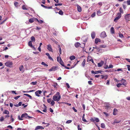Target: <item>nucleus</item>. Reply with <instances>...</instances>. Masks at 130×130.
I'll use <instances>...</instances> for the list:
<instances>
[{
    "mask_svg": "<svg viewBox=\"0 0 130 130\" xmlns=\"http://www.w3.org/2000/svg\"><path fill=\"white\" fill-rule=\"evenodd\" d=\"M102 72L101 70H98V71H96L95 72H94V71L92 70L91 71V73L92 74H97L99 73H101Z\"/></svg>",
    "mask_w": 130,
    "mask_h": 130,
    "instance_id": "11",
    "label": "nucleus"
},
{
    "mask_svg": "<svg viewBox=\"0 0 130 130\" xmlns=\"http://www.w3.org/2000/svg\"><path fill=\"white\" fill-rule=\"evenodd\" d=\"M5 65L7 67L11 68L12 67V63L11 62L9 61L5 62Z\"/></svg>",
    "mask_w": 130,
    "mask_h": 130,
    "instance_id": "4",
    "label": "nucleus"
},
{
    "mask_svg": "<svg viewBox=\"0 0 130 130\" xmlns=\"http://www.w3.org/2000/svg\"><path fill=\"white\" fill-rule=\"evenodd\" d=\"M106 47V46L105 45H101L100 46V47L102 48H105Z\"/></svg>",
    "mask_w": 130,
    "mask_h": 130,
    "instance_id": "52",
    "label": "nucleus"
},
{
    "mask_svg": "<svg viewBox=\"0 0 130 130\" xmlns=\"http://www.w3.org/2000/svg\"><path fill=\"white\" fill-rule=\"evenodd\" d=\"M58 47L59 48V54H61V48H60V46H59V45L58 46Z\"/></svg>",
    "mask_w": 130,
    "mask_h": 130,
    "instance_id": "49",
    "label": "nucleus"
},
{
    "mask_svg": "<svg viewBox=\"0 0 130 130\" xmlns=\"http://www.w3.org/2000/svg\"><path fill=\"white\" fill-rule=\"evenodd\" d=\"M118 111L117 109H114L113 110V114L114 115H116Z\"/></svg>",
    "mask_w": 130,
    "mask_h": 130,
    "instance_id": "23",
    "label": "nucleus"
},
{
    "mask_svg": "<svg viewBox=\"0 0 130 130\" xmlns=\"http://www.w3.org/2000/svg\"><path fill=\"white\" fill-rule=\"evenodd\" d=\"M109 80H107V82L106 83V85H109Z\"/></svg>",
    "mask_w": 130,
    "mask_h": 130,
    "instance_id": "57",
    "label": "nucleus"
},
{
    "mask_svg": "<svg viewBox=\"0 0 130 130\" xmlns=\"http://www.w3.org/2000/svg\"><path fill=\"white\" fill-rule=\"evenodd\" d=\"M72 120H68L66 122V123H70L71 122H72Z\"/></svg>",
    "mask_w": 130,
    "mask_h": 130,
    "instance_id": "56",
    "label": "nucleus"
},
{
    "mask_svg": "<svg viewBox=\"0 0 130 130\" xmlns=\"http://www.w3.org/2000/svg\"><path fill=\"white\" fill-rule=\"evenodd\" d=\"M80 43L78 42H77L76 43H75L74 45L76 47L78 48L79 46H80Z\"/></svg>",
    "mask_w": 130,
    "mask_h": 130,
    "instance_id": "20",
    "label": "nucleus"
},
{
    "mask_svg": "<svg viewBox=\"0 0 130 130\" xmlns=\"http://www.w3.org/2000/svg\"><path fill=\"white\" fill-rule=\"evenodd\" d=\"M24 95H26L30 99H32V97L30 95H29L28 94H24Z\"/></svg>",
    "mask_w": 130,
    "mask_h": 130,
    "instance_id": "31",
    "label": "nucleus"
},
{
    "mask_svg": "<svg viewBox=\"0 0 130 130\" xmlns=\"http://www.w3.org/2000/svg\"><path fill=\"white\" fill-rule=\"evenodd\" d=\"M44 127H43L42 126H38L36 127V128L35 129V130H38L40 129H43Z\"/></svg>",
    "mask_w": 130,
    "mask_h": 130,
    "instance_id": "16",
    "label": "nucleus"
},
{
    "mask_svg": "<svg viewBox=\"0 0 130 130\" xmlns=\"http://www.w3.org/2000/svg\"><path fill=\"white\" fill-rule=\"evenodd\" d=\"M96 15V13L95 12L93 13V14H92L91 15V17H92L93 18Z\"/></svg>",
    "mask_w": 130,
    "mask_h": 130,
    "instance_id": "50",
    "label": "nucleus"
},
{
    "mask_svg": "<svg viewBox=\"0 0 130 130\" xmlns=\"http://www.w3.org/2000/svg\"><path fill=\"white\" fill-rule=\"evenodd\" d=\"M14 5L15 7H18V3L17 2H15L14 3Z\"/></svg>",
    "mask_w": 130,
    "mask_h": 130,
    "instance_id": "53",
    "label": "nucleus"
},
{
    "mask_svg": "<svg viewBox=\"0 0 130 130\" xmlns=\"http://www.w3.org/2000/svg\"><path fill=\"white\" fill-rule=\"evenodd\" d=\"M127 66L128 67L127 69L128 71H130V65H127Z\"/></svg>",
    "mask_w": 130,
    "mask_h": 130,
    "instance_id": "62",
    "label": "nucleus"
},
{
    "mask_svg": "<svg viewBox=\"0 0 130 130\" xmlns=\"http://www.w3.org/2000/svg\"><path fill=\"white\" fill-rule=\"evenodd\" d=\"M101 42V40L99 38H96L95 39V43L97 44L98 42Z\"/></svg>",
    "mask_w": 130,
    "mask_h": 130,
    "instance_id": "18",
    "label": "nucleus"
},
{
    "mask_svg": "<svg viewBox=\"0 0 130 130\" xmlns=\"http://www.w3.org/2000/svg\"><path fill=\"white\" fill-rule=\"evenodd\" d=\"M85 43H82L81 44H80V47L82 48H84L85 46Z\"/></svg>",
    "mask_w": 130,
    "mask_h": 130,
    "instance_id": "26",
    "label": "nucleus"
},
{
    "mask_svg": "<svg viewBox=\"0 0 130 130\" xmlns=\"http://www.w3.org/2000/svg\"><path fill=\"white\" fill-rule=\"evenodd\" d=\"M41 93L42 91L41 90H38L35 92V94L38 97H40V95L39 94H41Z\"/></svg>",
    "mask_w": 130,
    "mask_h": 130,
    "instance_id": "6",
    "label": "nucleus"
},
{
    "mask_svg": "<svg viewBox=\"0 0 130 130\" xmlns=\"http://www.w3.org/2000/svg\"><path fill=\"white\" fill-rule=\"evenodd\" d=\"M31 40L32 41L34 42L35 40V38L33 36H32L31 38Z\"/></svg>",
    "mask_w": 130,
    "mask_h": 130,
    "instance_id": "33",
    "label": "nucleus"
},
{
    "mask_svg": "<svg viewBox=\"0 0 130 130\" xmlns=\"http://www.w3.org/2000/svg\"><path fill=\"white\" fill-rule=\"evenodd\" d=\"M95 117L91 118L90 119V120L91 121V122H95Z\"/></svg>",
    "mask_w": 130,
    "mask_h": 130,
    "instance_id": "40",
    "label": "nucleus"
},
{
    "mask_svg": "<svg viewBox=\"0 0 130 130\" xmlns=\"http://www.w3.org/2000/svg\"><path fill=\"white\" fill-rule=\"evenodd\" d=\"M121 83H125L126 82V80L122 79L121 80Z\"/></svg>",
    "mask_w": 130,
    "mask_h": 130,
    "instance_id": "45",
    "label": "nucleus"
},
{
    "mask_svg": "<svg viewBox=\"0 0 130 130\" xmlns=\"http://www.w3.org/2000/svg\"><path fill=\"white\" fill-rule=\"evenodd\" d=\"M10 117V120L12 122H13L14 121V119L12 117V115H11Z\"/></svg>",
    "mask_w": 130,
    "mask_h": 130,
    "instance_id": "41",
    "label": "nucleus"
},
{
    "mask_svg": "<svg viewBox=\"0 0 130 130\" xmlns=\"http://www.w3.org/2000/svg\"><path fill=\"white\" fill-rule=\"evenodd\" d=\"M103 113H104L106 117H107L108 116H109V115L108 114V113H107L106 112H103Z\"/></svg>",
    "mask_w": 130,
    "mask_h": 130,
    "instance_id": "54",
    "label": "nucleus"
},
{
    "mask_svg": "<svg viewBox=\"0 0 130 130\" xmlns=\"http://www.w3.org/2000/svg\"><path fill=\"white\" fill-rule=\"evenodd\" d=\"M113 67V66L112 65H110L109 66V67H108V68H112Z\"/></svg>",
    "mask_w": 130,
    "mask_h": 130,
    "instance_id": "64",
    "label": "nucleus"
},
{
    "mask_svg": "<svg viewBox=\"0 0 130 130\" xmlns=\"http://www.w3.org/2000/svg\"><path fill=\"white\" fill-rule=\"evenodd\" d=\"M101 12L100 10H99L98 11H97L96 14L97 15H102L101 14Z\"/></svg>",
    "mask_w": 130,
    "mask_h": 130,
    "instance_id": "32",
    "label": "nucleus"
},
{
    "mask_svg": "<svg viewBox=\"0 0 130 130\" xmlns=\"http://www.w3.org/2000/svg\"><path fill=\"white\" fill-rule=\"evenodd\" d=\"M20 95L18 96H17L15 97L14 98V99L15 100H17L19 98H20Z\"/></svg>",
    "mask_w": 130,
    "mask_h": 130,
    "instance_id": "55",
    "label": "nucleus"
},
{
    "mask_svg": "<svg viewBox=\"0 0 130 130\" xmlns=\"http://www.w3.org/2000/svg\"><path fill=\"white\" fill-rule=\"evenodd\" d=\"M58 13L59 14H60L61 15H62L63 14V12L62 10H60V11H59Z\"/></svg>",
    "mask_w": 130,
    "mask_h": 130,
    "instance_id": "37",
    "label": "nucleus"
},
{
    "mask_svg": "<svg viewBox=\"0 0 130 130\" xmlns=\"http://www.w3.org/2000/svg\"><path fill=\"white\" fill-rule=\"evenodd\" d=\"M38 22L39 23L41 24L43 23V21L42 20H39V21Z\"/></svg>",
    "mask_w": 130,
    "mask_h": 130,
    "instance_id": "63",
    "label": "nucleus"
},
{
    "mask_svg": "<svg viewBox=\"0 0 130 130\" xmlns=\"http://www.w3.org/2000/svg\"><path fill=\"white\" fill-rule=\"evenodd\" d=\"M110 32L111 34H115V30L114 28L113 27H111L110 29Z\"/></svg>",
    "mask_w": 130,
    "mask_h": 130,
    "instance_id": "21",
    "label": "nucleus"
},
{
    "mask_svg": "<svg viewBox=\"0 0 130 130\" xmlns=\"http://www.w3.org/2000/svg\"><path fill=\"white\" fill-rule=\"evenodd\" d=\"M107 36L106 32L104 31L102 32L101 35H100V36L102 38H104Z\"/></svg>",
    "mask_w": 130,
    "mask_h": 130,
    "instance_id": "8",
    "label": "nucleus"
},
{
    "mask_svg": "<svg viewBox=\"0 0 130 130\" xmlns=\"http://www.w3.org/2000/svg\"><path fill=\"white\" fill-rule=\"evenodd\" d=\"M75 57L74 55H72L70 57V58L71 60H72L75 59Z\"/></svg>",
    "mask_w": 130,
    "mask_h": 130,
    "instance_id": "27",
    "label": "nucleus"
},
{
    "mask_svg": "<svg viewBox=\"0 0 130 130\" xmlns=\"http://www.w3.org/2000/svg\"><path fill=\"white\" fill-rule=\"evenodd\" d=\"M93 49L91 51H93V50L95 49L96 50L97 52H99L100 51V49L99 47H96V46L95 47H93Z\"/></svg>",
    "mask_w": 130,
    "mask_h": 130,
    "instance_id": "14",
    "label": "nucleus"
},
{
    "mask_svg": "<svg viewBox=\"0 0 130 130\" xmlns=\"http://www.w3.org/2000/svg\"><path fill=\"white\" fill-rule=\"evenodd\" d=\"M104 63V62L103 61H101L100 62L98 63V67H102Z\"/></svg>",
    "mask_w": 130,
    "mask_h": 130,
    "instance_id": "17",
    "label": "nucleus"
},
{
    "mask_svg": "<svg viewBox=\"0 0 130 130\" xmlns=\"http://www.w3.org/2000/svg\"><path fill=\"white\" fill-rule=\"evenodd\" d=\"M28 45L30 47H32V43L31 41H30L28 42Z\"/></svg>",
    "mask_w": 130,
    "mask_h": 130,
    "instance_id": "30",
    "label": "nucleus"
},
{
    "mask_svg": "<svg viewBox=\"0 0 130 130\" xmlns=\"http://www.w3.org/2000/svg\"><path fill=\"white\" fill-rule=\"evenodd\" d=\"M3 114H7V115H9V112L8 111L5 110H4V112L3 113Z\"/></svg>",
    "mask_w": 130,
    "mask_h": 130,
    "instance_id": "22",
    "label": "nucleus"
},
{
    "mask_svg": "<svg viewBox=\"0 0 130 130\" xmlns=\"http://www.w3.org/2000/svg\"><path fill=\"white\" fill-rule=\"evenodd\" d=\"M23 65H22L19 67V70L20 71H21L23 69Z\"/></svg>",
    "mask_w": 130,
    "mask_h": 130,
    "instance_id": "44",
    "label": "nucleus"
},
{
    "mask_svg": "<svg viewBox=\"0 0 130 130\" xmlns=\"http://www.w3.org/2000/svg\"><path fill=\"white\" fill-rule=\"evenodd\" d=\"M94 120L97 123H98L99 121V118H95Z\"/></svg>",
    "mask_w": 130,
    "mask_h": 130,
    "instance_id": "39",
    "label": "nucleus"
},
{
    "mask_svg": "<svg viewBox=\"0 0 130 130\" xmlns=\"http://www.w3.org/2000/svg\"><path fill=\"white\" fill-rule=\"evenodd\" d=\"M77 128H78V130H81L82 128L80 127V126L79 125L77 126Z\"/></svg>",
    "mask_w": 130,
    "mask_h": 130,
    "instance_id": "61",
    "label": "nucleus"
},
{
    "mask_svg": "<svg viewBox=\"0 0 130 130\" xmlns=\"http://www.w3.org/2000/svg\"><path fill=\"white\" fill-rule=\"evenodd\" d=\"M127 5H130V0L127 1Z\"/></svg>",
    "mask_w": 130,
    "mask_h": 130,
    "instance_id": "59",
    "label": "nucleus"
},
{
    "mask_svg": "<svg viewBox=\"0 0 130 130\" xmlns=\"http://www.w3.org/2000/svg\"><path fill=\"white\" fill-rule=\"evenodd\" d=\"M88 39V38L86 36H84L82 38V40L83 42H86Z\"/></svg>",
    "mask_w": 130,
    "mask_h": 130,
    "instance_id": "10",
    "label": "nucleus"
},
{
    "mask_svg": "<svg viewBox=\"0 0 130 130\" xmlns=\"http://www.w3.org/2000/svg\"><path fill=\"white\" fill-rule=\"evenodd\" d=\"M119 11H120V13H121V14L123 13V10L122 8L120 7L119 9Z\"/></svg>",
    "mask_w": 130,
    "mask_h": 130,
    "instance_id": "48",
    "label": "nucleus"
},
{
    "mask_svg": "<svg viewBox=\"0 0 130 130\" xmlns=\"http://www.w3.org/2000/svg\"><path fill=\"white\" fill-rule=\"evenodd\" d=\"M121 13H118L117 15H116V17L121 18Z\"/></svg>",
    "mask_w": 130,
    "mask_h": 130,
    "instance_id": "34",
    "label": "nucleus"
},
{
    "mask_svg": "<svg viewBox=\"0 0 130 130\" xmlns=\"http://www.w3.org/2000/svg\"><path fill=\"white\" fill-rule=\"evenodd\" d=\"M121 121V120H119L117 119H115L113 121V122L112 123V124L113 125H115L116 123H120Z\"/></svg>",
    "mask_w": 130,
    "mask_h": 130,
    "instance_id": "7",
    "label": "nucleus"
},
{
    "mask_svg": "<svg viewBox=\"0 0 130 130\" xmlns=\"http://www.w3.org/2000/svg\"><path fill=\"white\" fill-rule=\"evenodd\" d=\"M123 85L124 86H126V83H119L117 85V86L118 87H120V86Z\"/></svg>",
    "mask_w": 130,
    "mask_h": 130,
    "instance_id": "15",
    "label": "nucleus"
},
{
    "mask_svg": "<svg viewBox=\"0 0 130 130\" xmlns=\"http://www.w3.org/2000/svg\"><path fill=\"white\" fill-rule=\"evenodd\" d=\"M119 36L121 38H124V37L123 35L121 32H120L119 33Z\"/></svg>",
    "mask_w": 130,
    "mask_h": 130,
    "instance_id": "28",
    "label": "nucleus"
},
{
    "mask_svg": "<svg viewBox=\"0 0 130 130\" xmlns=\"http://www.w3.org/2000/svg\"><path fill=\"white\" fill-rule=\"evenodd\" d=\"M28 21H29V23H32L33 22H34L35 21L34 18H32L30 19L29 20H28Z\"/></svg>",
    "mask_w": 130,
    "mask_h": 130,
    "instance_id": "25",
    "label": "nucleus"
},
{
    "mask_svg": "<svg viewBox=\"0 0 130 130\" xmlns=\"http://www.w3.org/2000/svg\"><path fill=\"white\" fill-rule=\"evenodd\" d=\"M62 5V4L61 3H59L58 4H55V6H60Z\"/></svg>",
    "mask_w": 130,
    "mask_h": 130,
    "instance_id": "60",
    "label": "nucleus"
},
{
    "mask_svg": "<svg viewBox=\"0 0 130 130\" xmlns=\"http://www.w3.org/2000/svg\"><path fill=\"white\" fill-rule=\"evenodd\" d=\"M4 120V118L3 116H2L0 117V121L3 122Z\"/></svg>",
    "mask_w": 130,
    "mask_h": 130,
    "instance_id": "46",
    "label": "nucleus"
},
{
    "mask_svg": "<svg viewBox=\"0 0 130 130\" xmlns=\"http://www.w3.org/2000/svg\"><path fill=\"white\" fill-rule=\"evenodd\" d=\"M51 99H47V102L48 103H50L51 102Z\"/></svg>",
    "mask_w": 130,
    "mask_h": 130,
    "instance_id": "58",
    "label": "nucleus"
},
{
    "mask_svg": "<svg viewBox=\"0 0 130 130\" xmlns=\"http://www.w3.org/2000/svg\"><path fill=\"white\" fill-rule=\"evenodd\" d=\"M57 67H53L51 68L50 69H49V71H55L57 69Z\"/></svg>",
    "mask_w": 130,
    "mask_h": 130,
    "instance_id": "13",
    "label": "nucleus"
},
{
    "mask_svg": "<svg viewBox=\"0 0 130 130\" xmlns=\"http://www.w3.org/2000/svg\"><path fill=\"white\" fill-rule=\"evenodd\" d=\"M27 117H28L29 119L32 118V117L28 116V114L26 113L22 114L21 118L20 117V116H18V118L19 120H23V119L22 118H27Z\"/></svg>",
    "mask_w": 130,
    "mask_h": 130,
    "instance_id": "2",
    "label": "nucleus"
},
{
    "mask_svg": "<svg viewBox=\"0 0 130 130\" xmlns=\"http://www.w3.org/2000/svg\"><path fill=\"white\" fill-rule=\"evenodd\" d=\"M54 101L52 100L51 102V105L52 106H53L54 105L55 102H54Z\"/></svg>",
    "mask_w": 130,
    "mask_h": 130,
    "instance_id": "51",
    "label": "nucleus"
},
{
    "mask_svg": "<svg viewBox=\"0 0 130 130\" xmlns=\"http://www.w3.org/2000/svg\"><path fill=\"white\" fill-rule=\"evenodd\" d=\"M41 64L44 65V67H47L48 66V65L47 64H46L44 62H42Z\"/></svg>",
    "mask_w": 130,
    "mask_h": 130,
    "instance_id": "36",
    "label": "nucleus"
},
{
    "mask_svg": "<svg viewBox=\"0 0 130 130\" xmlns=\"http://www.w3.org/2000/svg\"><path fill=\"white\" fill-rule=\"evenodd\" d=\"M22 9L23 10H27L28 9L26 8V7L25 5H23L22 7Z\"/></svg>",
    "mask_w": 130,
    "mask_h": 130,
    "instance_id": "43",
    "label": "nucleus"
},
{
    "mask_svg": "<svg viewBox=\"0 0 130 130\" xmlns=\"http://www.w3.org/2000/svg\"><path fill=\"white\" fill-rule=\"evenodd\" d=\"M96 35L95 32H93L91 33V36L92 39H94Z\"/></svg>",
    "mask_w": 130,
    "mask_h": 130,
    "instance_id": "19",
    "label": "nucleus"
},
{
    "mask_svg": "<svg viewBox=\"0 0 130 130\" xmlns=\"http://www.w3.org/2000/svg\"><path fill=\"white\" fill-rule=\"evenodd\" d=\"M47 48L49 52H53V51L52 49L50 44H49L47 45Z\"/></svg>",
    "mask_w": 130,
    "mask_h": 130,
    "instance_id": "9",
    "label": "nucleus"
},
{
    "mask_svg": "<svg viewBox=\"0 0 130 130\" xmlns=\"http://www.w3.org/2000/svg\"><path fill=\"white\" fill-rule=\"evenodd\" d=\"M77 9L79 12H80L82 11V8L80 6L78 5L77 6Z\"/></svg>",
    "mask_w": 130,
    "mask_h": 130,
    "instance_id": "24",
    "label": "nucleus"
},
{
    "mask_svg": "<svg viewBox=\"0 0 130 130\" xmlns=\"http://www.w3.org/2000/svg\"><path fill=\"white\" fill-rule=\"evenodd\" d=\"M74 67L73 66H72L70 68H69V67H67L66 66L65 68H66V69H72V68H73Z\"/></svg>",
    "mask_w": 130,
    "mask_h": 130,
    "instance_id": "42",
    "label": "nucleus"
},
{
    "mask_svg": "<svg viewBox=\"0 0 130 130\" xmlns=\"http://www.w3.org/2000/svg\"><path fill=\"white\" fill-rule=\"evenodd\" d=\"M101 78L102 79H104L105 80H106L107 79L108 77V76L107 75H101Z\"/></svg>",
    "mask_w": 130,
    "mask_h": 130,
    "instance_id": "12",
    "label": "nucleus"
},
{
    "mask_svg": "<svg viewBox=\"0 0 130 130\" xmlns=\"http://www.w3.org/2000/svg\"><path fill=\"white\" fill-rule=\"evenodd\" d=\"M86 60L85 59H84L83 62L82 63V66L84 67H85V64Z\"/></svg>",
    "mask_w": 130,
    "mask_h": 130,
    "instance_id": "29",
    "label": "nucleus"
},
{
    "mask_svg": "<svg viewBox=\"0 0 130 130\" xmlns=\"http://www.w3.org/2000/svg\"><path fill=\"white\" fill-rule=\"evenodd\" d=\"M82 120L83 121L85 122H87L86 120L85 119V117H82Z\"/></svg>",
    "mask_w": 130,
    "mask_h": 130,
    "instance_id": "47",
    "label": "nucleus"
},
{
    "mask_svg": "<svg viewBox=\"0 0 130 130\" xmlns=\"http://www.w3.org/2000/svg\"><path fill=\"white\" fill-rule=\"evenodd\" d=\"M57 61L59 62V63L60 64L61 66H64V63L62 62V60L60 58H59V57H57Z\"/></svg>",
    "mask_w": 130,
    "mask_h": 130,
    "instance_id": "5",
    "label": "nucleus"
},
{
    "mask_svg": "<svg viewBox=\"0 0 130 130\" xmlns=\"http://www.w3.org/2000/svg\"><path fill=\"white\" fill-rule=\"evenodd\" d=\"M124 19H125L126 22H128L130 19V14H126L124 17Z\"/></svg>",
    "mask_w": 130,
    "mask_h": 130,
    "instance_id": "3",
    "label": "nucleus"
},
{
    "mask_svg": "<svg viewBox=\"0 0 130 130\" xmlns=\"http://www.w3.org/2000/svg\"><path fill=\"white\" fill-rule=\"evenodd\" d=\"M101 127L102 128H104L105 127V124L103 123H102L101 124Z\"/></svg>",
    "mask_w": 130,
    "mask_h": 130,
    "instance_id": "38",
    "label": "nucleus"
},
{
    "mask_svg": "<svg viewBox=\"0 0 130 130\" xmlns=\"http://www.w3.org/2000/svg\"><path fill=\"white\" fill-rule=\"evenodd\" d=\"M60 95L59 92H57L54 95L53 97V99L54 101H58L60 99Z\"/></svg>",
    "mask_w": 130,
    "mask_h": 130,
    "instance_id": "1",
    "label": "nucleus"
},
{
    "mask_svg": "<svg viewBox=\"0 0 130 130\" xmlns=\"http://www.w3.org/2000/svg\"><path fill=\"white\" fill-rule=\"evenodd\" d=\"M120 18H119V17H116V18H115L114 20V21L115 22H117L119 19H120Z\"/></svg>",
    "mask_w": 130,
    "mask_h": 130,
    "instance_id": "35",
    "label": "nucleus"
}]
</instances>
